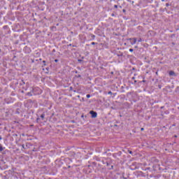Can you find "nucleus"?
Listing matches in <instances>:
<instances>
[{"instance_id":"f257e3e1","label":"nucleus","mask_w":179,"mask_h":179,"mask_svg":"<svg viewBox=\"0 0 179 179\" xmlns=\"http://www.w3.org/2000/svg\"><path fill=\"white\" fill-rule=\"evenodd\" d=\"M90 114H91L92 118H96L97 117V113H96L93 110H91L90 112Z\"/></svg>"},{"instance_id":"f03ea898","label":"nucleus","mask_w":179,"mask_h":179,"mask_svg":"<svg viewBox=\"0 0 179 179\" xmlns=\"http://www.w3.org/2000/svg\"><path fill=\"white\" fill-rule=\"evenodd\" d=\"M129 40L131 41V45H134V44H136V38H129Z\"/></svg>"},{"instance_id":"7ed1b4c3","label":"nucleus","mask_w":179,"mask_h":179,"mask_svg":"<svg viewBox=\"0 0 179 179\" xmlns=\"http://www.w3.org/2000/svg\"><path fill=\"white\" fill-rule=\"evenodd\" d=\"M169 76H177L176 73L173 71H170L169 73Z\"/></svg>"},{"instance_id":"20e7f679","label":"nucleus","mask_w":179,"mask_h":179,"mask_svg":"<svg viewBox=\"0 0 179 179\" xmlns=\"http://www.w3.org/2000/svg\"><path fill=\"white\" fill-rule=\"evenodd\" d=\"M44 117H45V115L44 113L41 115V118L42 121L44 120Z\"/></svg>"},{"instance_id":"39448f33","label":"nucleus","mask_w":179,"mask_h":179,"mask_svg":"<svg viewBox=\"0 0 179 179\" xmlns=\"http://www.w3.org/2000/svg\"><path fill=\"white\" fill-rule=\"evenodd\" d=\"M113 165H109L108 166V170H113Z\"/></svg>"},{"instance_id":"423d86ee","label":"nucleus","mask_w":179,"mask_h":179,"mask_svg":"<svg viewBox=\"0 0 179 179\" xmlns=\"http://www.w3.org/2000/svg\"><path fill=\"white\" fill-rule=\"evenodd\" d=\"M91 38H92L93 40H94V38H96V36H94V34H91Z\"/></svg>"},{"instance_id":"0eeeda50","label":"nucleus","mask_w":179,"mask_h":179,"mask_svg":"<svg viewBox=\"0 0 179 179\" xmlns=\"http://www.w3.org/2000/svg\"><path fill=\"white\" fill-rule=\"evenodd\" d=\"M3 150V148H2V145L0 144V152H2Z\"/></svg>"},{"instance_id":"6e6552de","label":"nucleus","mask_w":179,"mask_h":179,"mask_svg":"<svg viewBox=\"0 0 179 179\" xmlns=\"http://www.w3.org/2000/svg\"><path fill=\"white\" fill-rule=\"evenodd\" d=\"M141 41H142V38H140L138 39V43H141Z\"/></svg>"},{"instance_id":"1a4fd4ad","label":"nucleus","mask_w":179,"mask_h":179,"mask_svg":"<svg viewBox=\"0 0 179 179\" xmlns=\"http://www.w3.org/2000/svg\"><path fill=\"white\" fill-rule=\"evenodd\" d=\"M27 96H32V94H31V92H28V93H27Z\"/></svg>"},{"instance_id":"9d476101","label":"nucleus","mask_w":179,"mask_h":179,"mask_svg":"<svg viewBox=\"0 0 179 179\" xmlns=\"http://www.w3.org/2000/svg\"><path fill=\"white\" fill-rule=\"evenodd\" d=\"M87 99H90V94H87Z\"/></svg>"},{"instance_id":"9b49d317","label":"nucleus","mask_w":179,"mask_h":179,"mask_svg":"<svg viewBox=\"0 0 179 179\" xmlns=\"http://www.w3.org/2000/svg\"><path fill=\"white\" fill-rule=\"evenodd\" d=\"M130 52H134V49H129Z\"/></svg>"},{"instance_id":"f8f14e48","label":"nucleus","mask_w":179,"mask_h":179,"mask_svg":"<svg viewBox=\"0 0 179 179\" xmlns=\"http://www.w3.org/2000/svg\"><path fill=\"white\" fill-rule=\"evenodd\" d=\"M108 94H113V92H111V91L108 92Z\"/></svg>"},{"instance_id":"ddd939ff","label":"nucleus","mask_w":179,"mask_h":179,"mask_svg":"<svg viewBox=\"0 0 179 179\" xmlns=\"http://www.w3.org/2000/svg\"><path fill=\"white\" fill-rule=\"evenodd\" d=\"M106 166L107 167H108L110 166V164H108V162H106Z\"/></svg>"},{"instance_id":"4468645a","label":"nucleus","mask_w":179,"mask_h":179,"mask_svg":"<svg viewBox=\"0 0 179 179\" xmlns=\"http://www.w3.org/2000/svg\"><path fill=\"white\" fill-rule=\"evenodd\" d=\"M114 8H115L117 9V8H118V6L115 5V6H114Z\"/></svg>"},{"instance_id":"2eb2a0df","label":"nucleus","mask_w":179,"mask_h":179,"mask_svg":"<svg viewBox=\"0 0 179 179\" xmlns=\"http://www.w3.org/2000/svg\"><path fill=\"white\" fill-rule=\"evenodd\" d=\"M95 44H96V43H94V42L92 43V45H94Z\"/></svg>"},{"instance_id":"dca6fc26","label":"nucleus","mask_w":179,"mask_h":179,"mask_svg":"<svg viewBox=\"0 0 179 179\" xmlns=\"http://www.w3.org/2000/svg\"><path fill=\"white\" fill-rule=\"evenodd\" d=\"M22 149H24V144L22 145Z\"/></svg>"},{"instance_id":"f3484780","label":"nucleus","mask_w":179,"mask_h":179,"mask_svg":"<svg viewBox=\"0 0 179 179\" xmlns=\"http://www.w3.org/2000/svg\"><path fill=\"white\" fill-rule=\"evenodd\" d=\"M55 62H58V59H55Z\"/></svg>"},{"instance_id":"a211bd4d","label":"nucleus","mask_w":179,"mask_h":179,"mask_svg":"<svg viewBox=\"0 0 179 179\" xmlns=\"http://www.w3.org/2000/svg\"><path fill=\"white\" fill-rule=\"evenodd\" d=\"M144 130H145V129H143V128L141 129V131H144Z\"/></svg>"},{"instance_id":"6ab92c4d","label":"nucleus","mask_w":179,"mask_h":179,"mask_svg":"<svg viewBox=\"0 0 179 179\" xmlns=\"http://www.w3.org/2000/svg\"><path fill=\"white\" fill-rule=\"evenodd\" d=\"M130 155H132V151H129Z\"/></svg>"},{"instance_id":"aec40b11","label":"nucleus","mask_w":179,"mask_h":179,"mask_svg":"<svg viewBox=\"0 0 179 179\" xmlns=\"http://www.w3.org/2000/svg\"><path fill=\"white\" fill-rule=\"evenodd\" d=\"M39 120H40V118H39V117H38V118H37V121H38Z\"/></svg>"},{"instance_id":"412c9836","label":"nucleus","mask_w":179,"mask_h":179,"mask_svg":"<svg viewBox=\"0 0 179 179\" xmlns=\"http://www.w3.org/2000/svg\"><path fill=\"white\" fill-rule=\"evenodd\" d=\"M166 6H169V3H166Z\"/></svg>"},{"instance_id":"4be33fe9","label":"nucleus","mask_w":179,"mask_h":179,"mask_svg":"<svg viewBox=\"0 0 179 179\" xmlns=\"http://www.w3.org/2000/svg\"><path fill=\"white\" fill-rule=\"evenodd\" d=\"M123 12H125V9H123Z\"/></svg>"},{"instance_id":"5701e85b","label":"nucleus","mask_w":179,"mask_h":179,"mask_svg":"<svg viewBox=\"0 0 179 179\" xmlns=\"http://www.w3.org/2000/svg\"><path fill=\"white\" fill-rule=\"evenodd\" d=\"M43 64H45V61H43Z\"/></svg>"},{"instance_id":"b1692460","label":"nucleus","mask_w":179,"mask_h":179,"mask_svg":"<svg viewBox=\"0 0 179 179\" xmlns=\"http://www.w3.org/2000/svg\"><path fill=\"white\" fill-rule=\"evenodd\" d=\"M43 64H45V61H43Z\"/></svg>"},{"instance_id":"393cba45","label":"nucleus","mask_w":179,"mask_h":179,"mask_svg":"<svg viewBox=\"0 0 179 179\" xmlns=\"http://www.w3.org/2000/svg\"><path fill=\"white\" fill-rule=\"evenodd\" d=\"M162 2H164V0H162Z\"/></svg>"},{"instance_id":"a878e982","label":"nucleus","mask_w":179,"mask_h":179,"mask_svg":"<svg viewBox=\"0 0 179 179\" xmlns=\"http://www.w3.org/2000/svg\"><path fill=\"white\" fill-rule=\"evenodd\" d=\"M132 79H135V77H133Z\"/></svg>"},{"instance_id":"bb28decb","label":"nucleus","mask_w":179,"mask_h":179,"mask_svg":"<svg viewBox=\"0 0 179 179\" xmlns=\"http://www.w3.org/2000/svg\"><path fill=\"white\" fill-rule=\"evenodd\" d=\"M0 51H1V49H0Z\"/></svg>"}]
</instances>
